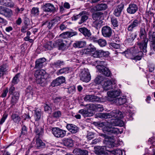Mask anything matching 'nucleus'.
Instances as JSON below:
<instances>
[{
	"instance_id": "nucleus-14",
	"label": "nucleus",
	"mask_w": 155,
	"mask_h": 155,
	"mask_svg": "<svg viewBox=\"0 0 155 155\" xmlns=\"http://www.w3.org/2000/svg\"><path fill=\"white\" fill-rule=\"evenodd\" d=\"M48 77V75L46 73V72L43 70H39V84H42L41 85H44L45 83V82L47 78Z\"/></svg>"
},
{
	"instance_id": "nucleus-52",
	"label": "nucleus",
	"mask_w": 155,
	"mask_h": 155,
	"mask_svg": "<svg viewBox=\"0 0 155 155\" xmlns=\"http://www.w3.org/2000/svg\"><path fill=\"white\" fill-rule=\"evenodd\" d=\"M94 51V52L92 54L93 57L95 58L100 57V50H97Z\"/></svg>"
},
{
	"instance_id": "nucleus-15",
	"label": "nucleus",
	"mask_w": 155,
	"mask_h": 155,
	"mask_svg": "<svg viewBox=\"0 0 155 155\" xmlns=\"http://www.w3.org/2000/svg\"><path fill=\"white\" fill-rule=\"evenodd\" d=\"M65 81L64 77L60 76L54 80L51 83V85L52 87L57 86L64 83Z\"/></svg>"
},
{
	"instance_id": "nucleus-59",
	"label": "nucleus",
	"mask_w": 155,
	"mask_h": 155,
	"mask_svg": "<svg viewBox=\"0 0 155 155\" xmlns=\"http://www.w3.org/2000/svg\"><path fill=\"white\" fill-rule=\"evenodd\" d=\"M60 18L59 17H56L54 18L51 20V23H54V24L57 23L60 21Z\"/></svg>"
},
{
	"instance_id": "nucleus-19",
	"label": "nucleus",
	"mask_w": 155,
	"mask_h": 155,
	"mask_svg": "<svg viewBox=\"0 0 155 155\" xmlns=\"http://www.w3.org/2000/svg\"><path fill=\"white\" fill-rule=\"evenodd\" d=\"M124 8L123 4H120L117 6L114 10V14L116 17H119Z\"/></svg>"
},
{
	"instance_id": "nucleus-58",
	"label": "nucleus",
	"mask_w": 155,
	"mask_h": 155,
	"mask_svg": "<svg viewBox=\"0 0 155 155\" xmlns=\"http://www.w3.org/2000/svg\"><path fill=\"white\" fill-rule=\"evenodd\" d=\"M45 148V145L44 143L42 141L39 140V150H42Z\"/></svg>"
},
{
	"instance_id": "nucleus-23",
	"label": "nucleus",
	"mask_w": 155,
	"mask_h": 155,
	"mask_svg": "<svg viewBox=\"0 0 155 155\" xmlns=\"http://www.w3.org/2000/svg\"><path fill=\"white\" fill-rule=\"evenodd\" d=\"M55 45L58 47V49L62 50H64L66 47L65 45L62 40L59 39L55 43Z\"/></svg>"
},
{
	"instance_id": "nucleus-32",
	"label": "nucleus",
	"mask_w": 155,
	"mask_h": 155,
	"mask_svg": "<svg viewBox=\"0 0 155 155\" xmlns=\"http://www.w3.org/2000/svg\"><path fill=\"white\" fill-rule=\"evenodd\" d=\"M12 10L5 8L2 15L6 17H10L12 15Z\"/></svg>"
},
{
	"instance_id": "nucleus-36",
	"label": "nucleus",
	"mask_w": 155,
	"mask_h": 155,
	"mask_svg": "<svg viewBox=\"0 0 155 155\" xmlns=\"http://www.w3.org/2000/svg\"><path fill=\"white\" fill-rule=\"evenodd\" d=\"M143 54L141 51L139 52L138 54L135 56L133 58H132L133 60H134L135 61L140 60L143 56Z\"/></svg>"
},
{
	"instance_id": "nucleus-27",
	"label": "nucleus",
	"mask_w": 155,
	"mask_h": 155,
	"mask_svg": "<svg viewBox=\"0 0 155 155\" xmlns=\"http://www.w3.org/2000/svg\"><path fill=\"white\" fill-rule=\"evenodd\" d=\"M69 68L68 67L64 68L58 70L56 73L58 75L63 74H67L69 73Z\"/></svg>"
},
{
	"instance_id": "nucleus-42",
	"label": "nucleus",
	"mask_w": 155,
	"mask_h": 155,
	"mask_svg": "<svg viewBox=\"0 0 155 155\" xmlns=\"http://www.w3.org/2000/svg\"><path fill=\"white\" fill-rule=\"evenodd\" d=\"M98 43L99 45L102 47L105 46L107 44L106 41L104 39H100L98 40Z\"/></svg>"
},
{
	"instance_id": "nucleus-34",
	"label": "nucleus",
	"mask_w": 155,
	"mask_h": 155,
	"mask_svg": "<svg viewBox=\"0 0 155 155\" xmlns=\"http://www.w3.org/2000/svg\"><path fill=\"white\" fill-rule=\"evenodd\" d=\"M109 152L113 154H115V155H123V152L124 153L125 152L124 151H122L119 149H117L115 150H110Z\"/></svg>"
},
{
	"instance_id": "nucleus-45",
	"label": "nucleus",
	"mask_w": 155,
	"mask_h": 155,
	"mask_svg": "<svg viewBox=\"0 0 155 155\" xmlns=\"http://www.w3.org/2000/svg\"><path fill=\"white\" fill-rule=\"evenodd\" d=\"M104 110L103 105L100 104H96V110L99 111H102Z\"/></svg>"
},
{
	"instance_id": "nucleus-31",
	"label": "nucleus",
	"mask_w": 155,
	"mask_h": 155,
	"mask_svg": "<svg viewBox=\"0 0 155 155\" xmlns=\"http://www.w3.org/2000/svg\"><path fill=\"white\" fill-rule=\"evenodd\" d=\"M63 35L65 36L64 38L71 37L73 36L77 35L78 33L76 31L72 32L67 31L64 32Z\"/></svg>"
},
{
	"instance_id": "nucleus-48",
	"label": "nucleus",
	"mask_w": 155,
	"mask_h": 155,
	"mask_svg": "<svg viewBox=\"0 0 155 155\" xmlns=\"http://www.w3.org/2000/svg\"><path fill=\"white\" fill-rule=\"evenodd\" d=\"M35 124H37L38 123V121L39 120V118L38 117V115L39 114V111L37 110H35Z\"/></svg>"
},
{
	"instance_id": "nucleus-22",
	"label": "nucleus",
	"mask_w": 155,
	"mask_h": 155,
	"mask_svg": "<svg viewBox=\"0 0 155 155\" xmlns=\"http://www.w3.org/2000/svg\"><path fill=\"white\" fill-rule=\"evenodd\" d=\"M78 31L82 33L85 37H90L91 35V33L90 30L85 27H82L78 29Z\"/></svg>"
},
{
	"instance_id": "nucleus-7",
	"label": "nucleus",
	"mask_w": 155,
	"mask_h": 155,
	"mask_svg": "<svg viewBox=\"0 0 155 155\" xmlns=\"http://www.w3.org/2000/svg\"><path fill=\"white\" fill-rule=\"evenodd\" d=\"M53 135L57 137H63L66 134V131L58 127L53 128L52 129Z\"/></svg>"
},
{
	"instance_id": "nucleus-43",
	"label": "nucleus",
	"mask_w": 155,
	"mask_h": 155,
	"mask_svg": "<svg viewBox=\"0 0 155 155\" xmlns=\"http://www.w3.org/2000/svg\"><path fill=\"white\" fill-rule=\"evenodd\" d=\"M111 22L112 24L114 27H117L118 26V22L116 18H111Z\"/></svg>"
},
{
	"instance_id": "nucleus-37",
	"label": "nucleus",
	"mask_w": 155,
	"mask_h": 155,
	"mask_svg": "<svg viewBox=\"0 0 155 155\" xmlns=\"http://www.w3.org/2000/svg\"><path fill=\"white\" fill-rule=\"evenodd\" d=\"M12 119L15 123L18 122L20 120V117L18 115L15 114H12L11 116Z\"/></svg>"
},
{
	"instance_id": "nucleus-12",
	"label": "nucleus",
	"mask_w": 155,
	"mask_h": 155,
	"mask_svg": "<svg viewBox=\"0 0 155 155\" xmlns=\"http://www.w3.org/2000/svg\"><path fill=\"white\" fill-rule=\"evenodd\" d=\"M109 100L117 105H120L124 104L126 102L127 99L126 96H123L113 100L109 99Z\"/></svg>"
},
{
	"instance_id": "nucleus-13",
	"label": "nucleus",
	"mask_w": 155,
	"mask_h": 155,
	"mask_svg": "<svg viewBox=\"0 0 155 155\" xmlns=\"http://www.w3.org/2000/svg\"><path fill=\"white\" fill-rule=\"evenodd\" d=\"M140 21L135 19L129 23L127 28V30L129 31H132L136 27L140 24Z\"/></svg>"
},
{
	"instance_id": "nucleus-18",
	"label": "nucleus",
	"mask_w": 155,
	"mask_h": 155,
	"mask_svg": "<svg viewBox=\"0 0 155 155\" xmlns=\"http://www.w3.org/2000/svg\"><path fill=\"white\" fill-rule=\"evenodd\" d=\"M138 8L136 4H130L127 9V12L130 14H134L138 10Z\"/></svg>"
},
{
	"instance_id": "nucleus-44",
	"label": "nucleus",
	"mask_w": 155,
	"mask_h": 155,
	"mask_svg": "<svg viewBox=\"0 0 155 155\" xmlns=\"http://www.w3.org/2000/svg\"><path fill=\"white\" fill-rule=\"evenodd\" d=\"M82 12H81L78 15H74L72 17V20L73 21H76L79 18H81V13H82Z\"/></svg>"
},
{
	"instance_id": "nucleus-63",
	"label": "nucleus",
	"mask_w": 155,
	"mask_h": 155,
	"mask_svg": "<svg viewBox=\"0 0 155 155\" xmlns=\"http://www.w3.org/2000/svg\"><path fill=\"white\" fill-rule=\"evenodd\" d=\"M46 60V59L44 58H39V68L40 67H42V65L41 64L44 63Z\"/></svg>"
},
{
	"instance_id": "nucleus-49",
	"label": "nucleus",
	"mask_w": 155,
	"mask_h": 155,
	"mask_svg": "<svg viewBox=\"0 0 155 155\" xmlns=\"http://www.w3.org/2000/svg\"><path fill=\"white\" fill-rule=\"evenodd\" d=\"M21 134L24 135H26L27 134V128L25 125L22 126Z\"/></svg>"
},
{
	"instance_id": "nucleus-64",
	"label": "nucleus",
	"mask_w": 155,
	"mask_h": 155,
	"mask_svg": "<svg viewBox=\"0 0 155 155\" xmlns=\"http://www.w3.org/2000/svg\"><path fill=\"white\" fill-rule=\"evenodd\" d=\"M8 92V88H6V89L3 91V93L2 94L1 96L3 97H5L6 96Z\"/></svg>"
},
{
	"instance_id": "nucleus-2",
	"label": "nucleus",
	"mask_w": 155,
	"mask_h": 155,
	"mask_svg": "<svg viewBox=\"0 0 155 155\" xmlns=\"http://www.w3.org/2000/svg\"><path fill=\"white\" fill-rule=\"evenodd\" d=\"M101 136L105 137L104 140V143L107 145L105 146H97L95 147V153L98 155H104L106 151L109 152L110 150L108 149V148H110L114 147L115 146V143L112 139L105 135L104 134H102Z\"/></svg>"
},
{
	"instance_id": "nucleus-56",
	"label": "nucleus",
	"mask_w": 155,
	"mask_h": 155,
	"mask_svg": "<svg viewBox=\"0 0 155 155\" xmlns=\"http://www.w3.org/2000/svg\"><path fill=\"white\" fill-rule=\"evenodd\" d=\"M6 65L3 64L0 66V71L4 74V73L6 71Z\"/></svg>"
},
{
	"instance_id": "nucleus-25",
	"label": "nucleus",
	"mask_w": 155,
	"mask_h": 155,
	"mask_svg": "<svg viewBox=\"0 0 155 155\" xmlns=\"http://www.w3.org/2000/svg\"><path fill=\"white\" fill-rule=\"evenodd\" d=\"M82 13H83V14L81 15V19L78 22L80 25L86 21L88 18V16L86 15V12L85 11H83L82 12Z\"/></svg>"
},
{
	"instance_id": "nucleus-38",
	"label": "nucleus",
	"mask_w": 155,
	"mask_h": 155,
	"mask_svg": "<svg viewBox=\"0 0 155 155\" xmlns=\"http://www.w3.org/2000/svg\"><path fill=\"white\" fill-rule=\"evenodd\" d=\"M26 95L27 96H32L33 93V90L32 87L30 86L28 87L26 90Z\"/></svg>"
},
{
	"instance_id": "nucleus-9",
	"label": "nucleus",
	"mask_w": 155,
	"mask_h": 155,
	"mask_svg": "<svg viewBox=\"0 0 155 155\" xmlns=\"http://www.w3.org/2000/svg\"><path fill=\"white\" fill-rule=\"evenodd\" d=\"M107 94L108 97L107 100L109 101V99H115L117 97L119 96L120 94V90H112L108 91Z\"/></svg>"
},
{
	"instance_id": "nucleus-17",
	"label": "nucleus",
	"mask_w": 155,
	"mask_h": 155,
	"mask_svg": "<svg viewBox=\"0 0 155 155\" xmlns=\"http://www.w3.org/2000/svg\"><path fill=\"white\" fill-rule=\"evenodd\" d=\"M107 7V5L105 3L98 4L91 8L92 10L94 11L105 10Z\"/></svg>"
},
{
	"instance_id": "nucleus-62",
	"label": "nucleus",
	"mask_w": 155,
	"mask_h": 155,
	"mask_svg": "<svg viewBox=\"0 0 155 155\" xmlns=\"http://www.w3.org/2000/svg\"><path fill=\"white\" fill-rule=\"evenodd\" d=\"M154 78V79L151 81L150 85L152 89H155V77Z\"/></svg>"
},
{
	"instance_id": "nucleus-41",
	"label": "nucleus",
	"mask_w": 155,
	"mask_h": 155,
	"mask_svg": "<svg viewBox=\"0 0 155 155\" xmlns=\"http://www.w3.org/2000/svg\"><path fill=\"white\" fill-rule=\"evenodd\" d=\"M31 14L35 16H38L39 15V10L38 8L33 7L31 11Z\"/></svg>"
},
{
	"instance_id": "nucleus-8",
	"label": "nucleus",
	"mask_w": 155,
	"mask_h": 155,
	"mask_svg": "<svg viewBox=\"0 0 155 155\" xmlns=\"http://www.w3.org/2000/svg\"><path fill=\"white\" fill-rule=\"evenodd\" d=\"M44 11L54 13L57 11V9L54 5L51 3H46L41 8Z\"/></svg>"
},
{
	"instance_id": "nucleus-21",
	"label": "nucleus",
	"mask_w": 155,
	"mask_h": 155,
	"mask_svg": "<svg viewBox=\"0 0 155 155\" xmlns=\"http://www.w3.org/2000/svg\"><path fill=\"white\" fill-rule=\"evenodd\" d=\"M66 128L70 132L73 134L76 133L78 131V127L73 124H68Z\"/></svg>"
},
{
	"instance_id": "nucleus-16",
	"label": "nucleus",
	"mask_w": 155,
	"mask_h": 155,
	"mask_svg": "<svg viewBox=\"0 0 155 155\" xmlns=\"http://www.w3.org/2000/svg\"><path fill=\"white\" fill-rule=\"evenodd\" d=\"M20 97L18 91H15L11 97V103L12 105H15L17 103Z\"/></svg>"
},
{
	"instance_id": "nucleus-60",
	"label": "nucleus",
	"mask_w": 155,
	"mask_h": 155,
	"mask_svg": "<svg viewBox=\"0 0 155 155\" xmlns=\"http://www.w3.org/2000/svg\"><path fill=\"white\" fill-rule=\"evenodd\" d=\"M61 113L59 111H57L53 113V116L54 117L58 118L61 116Z\"/></svg>"
},
{
	"instance_id": "nucleus-46",
	"label": "nucleus",
	"mask_w": 155,
	"mask_h": 155,
	"mask_svg": "<svg viewBox=\"0 0 155 155\" xmlns=\"http://www.w3.org/2000/svg\"><path fill=\"white\" fill-rule=\"evenodd\" d=\"M109 53L108 51H104L103 50H100V57H106L109 55Z\"/></svg>"
},
{
	"instance_id": "nucleus-29",
	"label": "nucleus",
	"mask_w": 155,
	"mask_h": 155,
	"mask_svg": "<svg viewBox=\"0 0 155 155\" xmlns=\"http://www.w3.org/2000/svg\"><path fill=\"white\" fill-rule=\"evenodd\" d=\"M63 142L64 144L66 146L71 147L73 145V141L71 139L65 138Z\"/></svg>"
},
{
	"instance_id": "nucleus-57",
	"label": "nucleus",
	"mask_w": 155,
	"mask_h": 155,
	"mask_svg": "<svg viewBox=\"0 0 155 155\" xmlns=\"http://www.w3.org/2000/svg\"><path fill=\"white\" fill-rule=\"evenodd\" d=\"M14 85L13 84H12L11 87H10L9 90V93L10 94H11L13 95V94H14V91L15 90V88L14 87Z\"/></svg>"
},
{
	"instance_id": "nucleus-35",
	"label": "nucleus",
	"mask_w": 155,
	"mask_h": 155,
	"mask_svg": "<svg viewBox=\"0 0 155 155\" xmlns=\"http://www.w3.org/2000/svg\"><path fill=\"white\" fill-rule=\"evenodd\" d=\"M20 74L19 73H18L13 78L12 81V84L15 85L18 84L19 81V78L20 76Z\"/></svg>"
},
{
	"instance_id": "nucleus-33",
	"label": "nucleus",
	"mask_w": 155,
	"mask_h": 155,
	"mask_svg": "<svg viewBox=\"0 0 155 155\" xmlns=\"http://www.w3.org/2000/svg\"><path fill=\"white\" fill-rule=\"evenodd\" d=\"M127 115H128L130 117H132L134 112V109L130 106H128L127 107Z\"/></svg>"
},
{
	"instance_id": "nucleus-50",
	"label": "nucleus",
	"mask_w": 155,
	"mask_h": 155,
	"mask_svg": "<svg viewBox=\"0 0 155 155\" xmlns=\"http://www.w3.org/2000/svg\"><path fill=\"white\" fill-rule=\"evenodd\" d=\"M51 21L49 22L46 21L42 24V26H43L45 25H47L48 27L49 28H50L54 25V23H51Z\"/></svg>"
},
{
	"instance_id": "nucleus-55",
	"label": "nucleus",
	"mask_w": 155,
	"mask_h": 155,
	"mask_svg": "<svg viewBox=\"0 0 155 155\" xmlns=\"http://www.w3.org/2000/svg\"><path fill=\"white\" fill-rule=\"evenodd\" d=\"M68 92L71 94H73L75 92V87L72 86L68 88Z\"/></svg>"
},
{
	"instance_id": "nucleus-1",
	"label": "nucleus",
	"mask_w": 155,
	"mask_h": 155,
	"mask_svg": "<svg viewBox=\"0 0 155 155\" xmlns=\"http://www.w3.org/2000/svg\"><path fill=\"white\" fill-rule=\"evenodd\" d=\"M124 115L118 110H114L109 113H102L99 115V117L101 118H108L112 117H114L116 119L115 122H117L116 123L113 124L112 122H104L100 124V126L102 127L103 131L105 133L108 134H117L120 132L119 129L115 127L114 125H118L120 127L123 126L124 125V121L120 120Z\"/></svg>"
},
{
	"instance_id": "nucleus-10",
	"label": "nucleus",
	"mask_w": 155,
	"mask_h": 155,
	"mask_svg": "<svg viewBox=\"0 0 155 155\" xmlns=\"http://www.w3.org/2000/svg\"><path fill=\"white\" fill-rule=\"evenodd\" d=\"M101 31L103 36L106 38H110L112 33L111 28L107 26H104L102 28Z\"/></svg>"
},
{
	"instance_id": "nucleus-28",
	"label": "nucleus",
	"mask_w": 155,
	"mask_h": 155,
	"mask_svg": "<svg viewBox=\"0 0 155 155\" xmlns=\"http://www.w3.org/2000/svg\"><path fill=\"white\" fill-rule=\"evenodd\" d=\"M78 112L84 117H90L92 115V113L84 109L80 110Z\"/></svg>"
},
{
	"instance_id": "nucleus-20",
	"label": "nucleus",
	"mask_w": 155,
	"mask_h": 155,
	"mask_svg": "<svg viewBox=\"0 0 155 155\" xmlns=\"http://www.w3.org/2000/svg\"><path fill=\"white\" fill-rule=\"evenodd\" d=\"M84 99L85 101H89L91 102L97 101L100 100V98L98 97L93 95H87Z\"/></svg>"
},
{
	"instance_id": "nucleus-6",
	"label": "nucleus",
	"mask_w": 155,
	"mask_h": 155,
	"mask_svg": "<svg viewBox=\"0 0 155 155\" xmlns=\"http://www.w3.org/2000/svg\"><path fill=\"white\" fill-rule=\"evenodd\" d=\"M80 79L83 81L87 82L91 79V76L87 69L84 68L81 71L80 74Z\"/></svg>"
},
{
	"instance_id": "nucleus-39",
	"label": "nucleus",
	"mask_w": 155,
	"mask_h": 155,
	"mask_svg": "<svg viewBox=\"0 0 155 155\" xmlns=\"http://www.w3.org/2000/svg\"><path fill=\"white\" fill-rule=\"evenodd\" d=\"M96 105L95 104H89L84 106L90 110H96Z\"/></svg>"
},
{
	"instance_id": "nucleus-54",
	"label": "nucleus",
	"mask_w": 155,
	"mask_h": 155,
	"mask_svg": "<svg viewBox=\"0 0 155 155\" xmlns=\"http://www.w3.org/2000/svg\"><path fill=\"white\" fill-rule=\"evenodd\" d=\"M88 50H89L91 52H94L96 50V48L91 44H90L87 47Z\"/></svg>"
},
{
	"instance_id": "nucleus-11",
	"label": "nucleus",
	"mask_w": 155,
	"mask_h": 155,
	"mask_svg": "<svg viewBox=\"0 0 155 155\" xmlns=\"http://www.w3.org/2000/svg\"><path fill=\"white\" fill-rule=\"evenodd\" d=\"M113 83L114 84H115V81L113 79L110 80H104V83L102 85L103 88L105 90L107 91L112 89L113 87L112 86V84H113Z\"/></svg>"
},
{
	"instance_id": "nucleus-3",
	"label": "nucleus",
	"mask_w": 155,
	"mask_h": 155,
	"mask_svg": "<svg viewBox=\"0 0 155 155\" xmlns=\"http://www.w3.org/2000/svg\"><path fill=\"white\" fill-rule=\"evenodd\" d=\"M145 26L144 24H142V27L140 28L139 36L142 39V41L138 43L137 45L140 49L142 50L144 52L147 51V48L148 39L147 38V33L145 31Z\"/></svg>"
},
{
	"instance_id": "nucleus-40",
	"label": "nucleus",
	"mask_w": 155,
	"mask_h": 155,
	"mask_svg": "<svg viewBox=\"0 0 155 155\" xmlns=\"http://www.w3.org/2000/svg\"><path fill=\"white\" fill-rule=\"evenodd\" d=\"M104 80L103 77L98 76L96 77L94 80V82L96 84H101Z\"/></svg>"
},
{
	"instance_id": "nucleus-61",
	"label": "nucleus",
	"mask_w": 155,
	"mask_h": 155,
	"mask_svg": "<svg viewBox=\"0 0 155 155\" xmlns=\"http://www.w3.org/2000/svg\"><path fill=\"white\" fill-rule=\"evenodd\" d=\"M81 149L76 148L73 151V153L76 155H80Z\"/></svg>"
},
{
	"instance_id": "nucleus-51",
	"label": "nucleus",
	"mask_w": 155,
	"mask_h": 155,
	"mask_svg": "<svg viewBox=\"0 0 155 155\" xmlns=\"http://www.w3.org/2000/svg\"><path fill=\"white\" fill-rule=\"evenodd\" d=\"M35 132L36 133V144H37V147H38V143L39 142V130L38 128H36L35 130Z\"/></svg>"
},
{
	"instance_id": "nucleus-4",
	"label": "nucleus",
	"mask_w": 155,
	"mask_h": 155,
	"mask_svg": "<svg viewBox=\"0 0 155 155\" xmlns=\"http://www.w3.org/2000/svg\"><path fill=\"white\" fill-rule=\"evenodd\" d=\"M92 16L93 20V26L97 29L100 28L102 23L101 19L103 17V13L101 12H94L92 14Z\"/></svg>"
},
{
	"instance_id": "nucleus-26",
	"label": "nucleus",
	"mask_w": 155,
	"mask_h": 155,
	"mask_svg": "<svg viewBox=\"0 0 155 155\" xmlns=\"http://www.w3.org/2000/svg\"><path fill=\"white\" fill-rule=\"evenodd\" d=\"M64 64L63 61L59 60L52 63L51 65L53 68H59L61 66L64 65Z\"/></svg>"
},
{
	"instance_id": "nucleus-53",
	"label": "nucleus",
	"mask_w": 155,
	"mask_h": 155,
	"mask_svg": "<svg viewBox=\"0 0 155 155\" xmlns=\"http://www.w3.org/2000/svg\"><path fill=\"white\" fill-rule=\"evenodd\" d=\"M87 137L88 140H91L94 137V134L92 132H89L87 133Z\"/></svg>"
},
{
	"instance_id": "nucleus-30",
	"label": "nucleus",
	"mask_w": 155,
	"mask_h": 155,
	"mask_svg": "<svg viewBox=\"0 0 155 155\" xmlns=\"http://www.w3.org/2000/svg\"><path fill=\"white\" fill-rule=\"evenodd\" d=\"M148 35L149 40L151 43L155 42V32H152L150 31L148 33Z\"/></svg>"
},
{
	"instance_id": "nucleus-47",
	"label": "nucleus",
	"mask_w": 155,
	"mask_h": 155,
	"mask_svg": "<svg viewBox=\"0 0 155 155\" xmlns=\"http://www.w3.org/2000/svg\"><path fill=\"white\" fill-rule=\"evenodd\" d=\"M8 116V114L7 113H5L3 115V116L1 119L0 121V124H2L5 121V120Z\"/></svg>"
},
{
	"instance_id": "nucleus-24",
	"label": "nucleus",
	"mask_w": 155,
	"mask_h": 155,
	"mask_svg": "<svg viewBox=\"0 0 155 155\" xmlns=\"http://www.w3.org/2000/svg\"><path fill=\"white\" fill-rule=\"evenodd\" d=\"M86 45V42L83 41H76L73 44V46L74 48H82Z\"/></svg>"
},
{
	"instance_id": "nucleus-5",
	"label": "nucleus",
	"mask_w": 155,
	"mask_h": 155,
	"mask_svg": "<svg viewBox=\"0 0 155 155\" xmlns=\"http://www.w3.org/2000/svg\"><path fill=\"white\" fill-rule=\"evenodd\" d=\"M95 61L98 64L96 67L98 71L107 76H109L111 74L110 72L109 69L105 67L106 64L104 61L97 60Z\"/></svg>"
}]
</instances>
